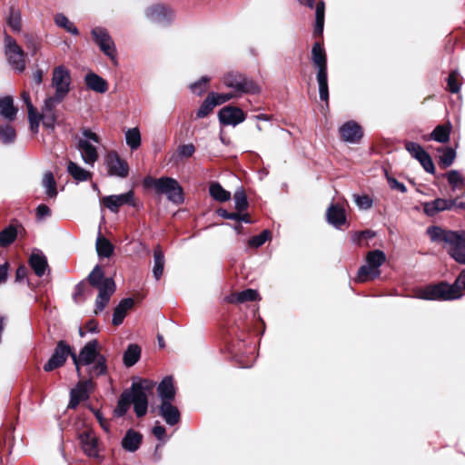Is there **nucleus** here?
<instances>
[{
    "label": "nucleus",
    "instance_id": "4d7b16f0",
    "mask_svg": "<svg viewBox=\"0 0 465 465\" xmlns=\"http://www.w3.org/2000/svg\"><path fill=\"white\" fill-rule=\"evenodd\" d=\"M447 88L452 94L459 93L460 83L459 82L458 71H452L447 78Z\"/></svg>",
    "mask_w": 465,
    "mask_h": 465
},
{
    "label": "nucleus",
    "instance_id": "c03bdc74",
    "mask_svg": "<svg viewBox=\"0 0 465 465\" xmlns=\"http://www.w3.org/2000/svg\"><path fill=\"white\" fill-rule=\"evenodd\" d=\"M439 152L440 153L439 156V164L444 169L450 167L456 158L455 150L448 147L441 148L439 150Z\"/></svg>",
    "mask_w": 465,
    "mask_h": 465
},
{
    "label": "nucleus",
    "instance_id": "8fccbe9b",
    "mask_svg": "<svg viewBox=\"0 0 465 465\" xmlns=\"http://www.w3.org/2000/svg\"><path fill=\"white\" fill-rule=\"evenodd\" d=\"M41 116L43 125L50 130H54L55 126V123L57 121L56 111H48L42 110V114H39Z\"/></svg>",
    "mask_w": 465,
    "mask_h": 465
},
{
    "label": "nucleus",
    "instance_id": "a19ab883",
    "mask_svg": "<svg viewBox=\"0 0 465 465\" xmlns=\"http://www.w3.org/2000/svg\"><path fill=\"white\" fill-rule=\"evenodd\" d=\"M114 245L104 237L96 240V252L99 257L109 258L114 253Z\"/></svg>",
    "mask_w": 465,
    "mask_h": 465
},
{
    "label": "nucleus",
    "instance_id": "a18cd8bd",
    "mask_svg": "<svg viewBox=\"0 0 465 465\" xmlns=\"http://www.w3.org/2000/svg\"><path fill=\"white\" fill-rule=\"evenodd\" d=\"M54 23L57 26L64 28L66 32L72 34L73 35H78L79 30L74 25V24L64 15L57 14L54 17Z\"/></svg>",
    "mask_w": 465,
    "mask_h": 465
},
{
    "label": "nucleus",
    "instance_id": "6e6552de",
    "mask_svg": "<svg viewBox=\"0 0 465 465\" xmlns=\"http://www.w3.org/2000/svg\"><path fill=\"white\" fill-rule=\"evenodd\" d=\"M94 143H100V137L89 128H83L81 135L76 137V149L80 152L83 162L92 167L99 158Z\"/></svg>",
    "mask_w": 465,
    "mask_h": 465
},
{
    "label": "nucleus",
    "instance_id": "f704fd0d",
    "mask_svg": "<svg viewBox=\"0 0 465 465\" xmlns=\"http://www.w3.org/2000/svg\"><path fill=\"white\" fill-rule=\"evenodd\" d=\"M90 286L91 285L86 280L77 283L74 287V292L73 293L74 301L77 303H80L85 301L88 297H90L93 293Z\"/></svg>",
    "mask_w": 465,
    "mask_h": 465
},
{
    "label": "nucleus",
    "instance_id": "13d9d810",
    "mask_svg": "<svg viewBox=\"0 0 465 465\" xmlns=\"http://www.w3.org/2000/svg\"><path fill=\"white\" fill-rule=\"evenodd\" d=\"M447 181L452 189L459 188L464 183V179L457 170H451L446 174Z\"/></svg>",
    "mask_w": 465,
    "mask_h": 465
},
{
    "label": "nucleus",
    "instance_id": "ea45409f",
    "mask_svg": "<svg viewBox=\"0 0 465 465\" xmlns=\"http://www.w3.org/2000/svg\"><path fill=\"white\" fill-rule=\"evenodd\" d=\"M17 237L16 227L13 224H9L4 230L0 232V246L7 247L12 244Z\"/></svg>",
    "mask_w": 465,
    "mask_h": 465
},
{
    "label": "nucleus",
    "instance_id": "20e7f679",
    "mask_svg": "<svg viewBox=\"0 0 465 465\" xmlns=\"http://www.w3.org/2000/svg\"><path fill=\"white\" fill-rule=\"evenodd\" d=\"M92 287L98 290L95 300L94 313L101 312L108 304L111 296L115 292V282L111 277H104V272L99 265H95L86 278Z\"/></svg>",
    "mask_w": 465,
    "mask_h": 465
},
{
    "label": "nucleus",
    "instance_id": "1a4fd4ad",
    "mask_svg": "<svg viewBox=\"0 0 465 465\" xmlns=\"http://www.w3.org/2000/svg\"><path fill=\"white\" fill-rule=\"evenodd\" d=\"M366 263L361 265L357 272L356 281L365 282L380 277V267L386 262V255L383 251L373 250L366 254Z\"/></svg>",
    "mask_w": 465,
    "mask_h": 465
},
{
    "label": "nucleus",
    "instance_id": "864d4df0",
    "mask_svg": "<svg viewBox=\"0 0 465 465\" xmlns=\"http://www.w3.org/2000/svg\"><path fill=\"white\" fill-rule=\"evenodd\" d=\"M64 98V95L54 93L53 96L45 99L42 110L55 111L56 106L62 103Z\"/></svg>",
    "mask_w": 465,
    "mask_h": 465
},
{
    "label": "nucleus",
    "instance_id": "412c9836",
    "mask_svg": "<svg viewBox=\"0 0 465 465\" xmlns=\"http://www.w3.org/2000/svg\"><path fill=\"white\" fill-rule=\"evenodd\" d=\"M80 442L84 452L93 458L99 455L98 440L94 431L86 430L80 434Z\"/></svg>",
    "mask_w": 465,
    "mask_h": 465
},
{
    "label": "nucleus",
    "instance_id": "603ef678",
    "mask_svg": "<svg viewBox=\"0 0 465 465\" xmlns=\"http://www.w3.org/2000/svg\"><path fill=\"white\" fill-rule=\"evenodd\" d=\"M271 237L269 230H263L260 234L252 236L249 239L248 244L250 247L258 248L263 245Z\"/></svg>",
    "mask_w": 465,
    "mask_h": 465
},
{
    "label": "nucleus",
    "instance_id": "393cba45",
    "mask_svg": "<svg viewBox=\"0 0 465 465\" xmlns=\"http://www.w3.org/2000/svg\"><path fill=\"white\" fill-rule=\"evenodd\" d=\"M90 385V381H84L79 383L74 389L71 390L68 408L75 409L81 401L88 398V387Z\"/></svg>",
    "mask_w": 465,
    "mask_h": 465
},
{
    "label": "nucleus",
    "instance_id": "5fc2aeb1",
    "mask_svg": "<svg viewBox=\"0 0 465 465\" xmlns=\"http://www.w3.org/2000/svg\"><path fill=\"white\" fill-rule=\"evenodd\" d=\"M8 25L14 32H20L21 30V15L18 10L15 8L10 9V15L8 16Z\"/></svg>",
    "mask_w": 465,
    "mask_h": 465
},
{
    "label": "nucleus",
    "instance_id": "9b49d317",
    "mask_svg": "<svg viewBox=\"0 0 465 465\" xmlns=\"http://www.w3.org/2000/svg\"><path fill=\"white\" fill-rule=\"evenodd\" d=\"M91 35L94 42L99 46L104 54L116 64V47L108 30L102 26H95L91 30Z\"/></svg>",
    "mask_w": 465,
    "mask_h": 465
},
{
    "label": "nucleus",
    "instance_id": "39448f33",
    "mask_svg": "<svg viewBox=\"0 0 465 465\" xmlns=\"http://www.w3.org/2000/svg\"><path fill=\"white\" fill-rule=\"evenodd\" d=\"M97 340L88 341L80 351L79 355L73 351L72 361L75 365L76 371L80 375L79 365H91L96 361V363L92 367V372L96 375H104L106 372V360L105 357L99 353Z\"/></svg>",
    "mask_w": 465,
    "mask_h": 465
},
{
    "label": "nucleus",
    "instance_id": "4468645a",
    "mask_svg": "<svg viewBox=\"0 0 465 465\" xmlns=\"http://www.w3.org/2000/svg\"><path fill=\"white\" fill-rule=\"evenodd\" d=\"M147 20L160 25H168L174 18V12L168 5L153 4L144 9Z\"/></svg>",
    "mask_w": 465,
    "mask_h": 465
},
{
    "label": "nucleus",
    "instance_id": "3c124183",
    "mask_svg": "<svg viewBox=\"0 0 465 465\" xmlns=\"http://www.w3.org/2000/svg\"><path fill=\"white\" fill-rule=\"evenodd\" d=\"M235 209L239 212L246 210L249 206L247 196L243 189L236 190L233 195Z\"/></svg>",
    "mask_w": 465,
    "mask_h": 465
},
{
    "label": "nucleus",
    "instance_id": "58836bf2",
    "mask_svg": "<svg viewBox=\"0 0 465 465\" xmlns=\"http://www.w3.org/2000/svg\"><path fill=\"white\" fill-rule=\"evenodd\" d=\"M316 79H317V83L319 85L320 99L328 104V101H329L328 71L327 72H317Z\"/></svg>",
    "mask_w": 465,
    "mask_h": 465
},
{
    "label": "nucleus",
    "instance_id": "680f3d73",
    "mask_svg": "<svg viewBox=\"0 0 465 465\" xmlns=\"http://www.w3.org/2000/svg\"><path fill=\"white\" fill-rule=\"evenodd\" d=\"M209 95H213L212 99L213 103H215V106L224 104L234 97H237L233 93L218 94L212 92L209 94Z\"/></svg>",
    "mask_w": 465,
    "mask_h": 465
},
{
    "label": "nucleus",
    "instance_id": "473e14b6",
    "mask_svg": "<svg viewBox=\"0 0 465 465\" xmlns=\"http://www.w3.org/2000/svg\"><path fill=\"white\" fill-rule=\"evenodd\" d=\"M67 173L76 182H85L92 178V173L85 170L76 163L69 161L67 163Z\"/></svg>",
    "mask_w": 465,
    "mask_h": 465
},
{
    "label": "nucleus",
    "instance_id": "6e6d98bb",
    "mask_svg": "<svg viewBox=\"0 0 465 465\" xmlns=\"http://www.w3.org/2000/svg\"><path fill=\"white\" fill-rule=\"evenodd\" d=\"M209 81L208 76H202L198 81L192 83L189 88L194 94L202 95L205 92Z\"/></svg>",
    "mask_w": 465,
    "mask_h": 465
},
{
    "label": "nucleus",
    "instance_id": "338daca9",
    "mask_svg": "<svg viewBox=\"0 0 465 465\" xmlns=\"http://www.w3.org/2000/svg\"><path fill=\"white\" fill-rule=\"evenodd\" d=\"M388 183L391 189L397 190L401 193H406L407 187L404 183L399 182L397 179L393 177H388Z\"/></svg>",
    "mask_w": 465,
    "mask_h": 465
},
{
    "label": "nucleus",
    "instance_id": "b1692460",
    "mask_svg": "<svg viewBox=\"0 0 465 465\" xmlns=\"http://www.w3.org/2000/svg\"><path fill=\"white\" fill-rule=\"evenodd\" d=\"M143 435L133 429H129L122 440V447L129 452L136 451L142 443Z\"/></svg>",
    "mask_w": 465,
    "mask_h": 465
},
{
    "label": "nucleus",
    "instance_id": "c85d7f7f",
    "mask_svg": "<svg viewBox=\"0 0 465 465\" xmlns=\"http://www.w3.org/2000/svg\"><path fill=\"white\" fill-rule=\"evenodd\" d=\"M86 86L99 94H104L108 90L107 82L94 73H89L84 77Z\"/></svg>",
    "mask_w": 465,
    "mask_h": 465
},
{
    "label": "nucleus",
    "instance_id": "de8ad7c7",
    "mask_svg": "<svg viewBox=\"0 0 465 465\" xmlns=\"http://www.w3.org/2000/svg\"><path fill=\"white\" fill-rule=\"evenodd\" d=\"M404 148L411 154V156L417 161L426 152L425 149L420 143L411 141H406L404 143Z\"/></svg>",
    "mask_w": 465,
    "mask_h": 465
},
{
    "label": "nucleus",
    "instance_id": "f3484780",
    "mask_svg": "<svg viewBox=\"0 0 465 465\" xmlns=\"http://www.w3.org/2000/svg\"><path fill=\"white\" fill-rule=\"evenodd\" d=\"M218 118L223 125L236 126L245 120L246 115L241 108L228 105L219 111Z\"/></svg>",
    "mask_w": 465,
    "mask_h": 465
},
{
    "label": "nucleus",
    "instance_id": "6ab92c4d",
    "mask_svg": "<svg viewBox=\"0 0 465 465\" xmlns=\"http://www.w3.org/2000/svg\"><path fill=\"white\" fill-rule=\"evenodd\" d=\"M456 205V200L437 198L423 203V212L427 216L433 217L440 212L450 210Z\"/></svg>",
    "mask_w": 465,
    "mask_h": 465
},
{
    "label": "nucleus",
    "instance_id": "7c9ffc66",
    "mask_svg": "<svg viewBox=\"0 0 465 465\" xmlns=\"http://www.w3.org/2000/svg\"><path fill=\"white\" fill-rule=\"evenodd\" d=\"M259 297V293L256 290L246 289L240 292L232 293L226 297L228 302L231 303H243L246 302L256 301Z\"/></svg>",
    "mask_w": 465,
    "mask_h": 465
},
{
    "label": "nucleus",
    "instance_id": "bb28decb",
    "mask_svg": "<svg viewBox=\"0 0 465 465\" xmlns=\"http://www.w3.org/2000/svg\"><path fill=\"white\" fill-rule=\"evenodd\" d=\"M134 304V301L132 298H124L121 300L114 310L112 323L115 326L122 324L128 310H130Z\"/></svg>",
    "mask_w": 465,
    "mask_h": 465
},
{
    "label": "nucleus",
    "instance_id": "aec40b11",
    "mask_svg": "<svg viewBox=\"0 0 465 465\" xmlns=\"http://www.w3.org/2000/svg\"><path fill=\"white\" fill-rule=\"evenodd\" d=\"M172 402L173 401L161 402L158 406L159 415L169 426L176 425L181 420L180 411Z\"/></svg>",
    "mask_w": 465,
    "mask_h": 465
},
{
    "label": "nucleus",
    "instance_id": "ddd939ff",
    "mask_svg": "<svg viewBox=\"0 0 465 465\" xmlns=\"http://www.w3.org/2000/svg\"><path fill=\"white\" fill-rule=\"evenodd\" d=\"M73 348L67 343V341L61 340L56 343V346L49 360L44 365L43 369L46 372H50L55 369L62 367L67 358L70 356L72 358Z\"/></svg>",
    "mask_w": 465,
    "mask_h": 465
},
{
    "label": "nucleus",
    "instance_id": "cd10ccee",
    "mask_svg": "<svg viewBox=\"0 0 465 465\" xmlns=\"http://www.w3.org/2000/svg\"><path fill=\"white\" fill-rule=\"evenodd\" d=\"M312 61L317 68V72H327L326 54L323 47L317 42L312 48Z\"/></svg>",
    "mask_w": 465,
    "mask_h": 465
},
{
    "label": "nucleus",
    "instance_id": "dca6fc26",
    "mask_svg": "<svg viewBox=\"0 0 465 465\" xmlns=\"http://www.w3.org/2000/svg\"><path fill=\"white\" fill-rule=\"evenodd\" d=\"M71 75L70 72L64 65H59L54 69L52 77V85L55 93L66 96L70 91Z\"/></svg>",
    "mask_w": 465,
    "mask_h": 465
},
{
    "label": "nucleus",
    "instance_id": "37998d69",
    "mask_svg": "<svg viewBox=\"0 0 465 465\" xmlns=\"http://www.w3.org/2000/svg\"><path fill=\"white\" fill-rule=\"evenodd\" d=\"M126 144L132 151L138 149L141 145V134L137 127L128 129L125 134Z\"/></svg>",
    "mask_w": 465,
    "mask_h": 465
},
{
    "label": "nucleus",
    "instance_id": "69168bd1",
    "mask_svg": "<svg viewBox=\"0 0 465 465\" xmlns=\"http://www.w3.org/2000/svg\"><path fill=\"white\" fill-rule=\"evenodd\" d=\"M35 213H36V218L38 220H43L48 216H50L51 214V210L50 208L45 205V204H39L37 207H36V210H35Z\"/></svg>",
    "mask_w": 465,
    "mask_h": 465
},
{
    "label": "nucleus",
    "instance_id": "f8f14e48",
    "mask_svg": "<svg viewBox=\"0 0 465 465\" xmlns=\"http://www.w3.org/2000/svg\"><path fill=\"white\" fill-rule=\"evenodd\" d=\"M104 165L109 176L124 179L129 174V165L116 151H109L104 155Z\"/></svg>",
    "mask_w": 465,
    "mask_h": 465
},
{
    "label": "nucleus",
    "instance_id": "2f4dec72",
    "mask_svg": "<svg viewBox=\"0 0 465 465\" xmlns=\"http://www.w3.org/2000/svg\"><path fill=\"white\" fill-rule=\"evenodd\" d=\"M17 109L14 105V100L6 95L0 98V115L8 121H14L16 117Z\"/></svg>",
    "mask_w": 465,
    "mask_h": 465
},
{
    "label": "nucleus",
    "instance_id": "4c0bfd02",
    "mask_svg": "<svg viewBox=\"0 0 465 465\" xmlns=\"http://www.w3.org/2000/svg\"><path fill=\"white\" fill-rule=\"evenodd\" d=\"M42 185L45 188V194L49 198H55L57 195L56 182L52 172L45 173L42 179Z\"/></svg>",
    "mask_w": 465,
    "mask_h": 465
},
{
    "label": "nucleus",
    "instance_id": "e2e57ef3",
    "mask_svg": "<svg viewBox=\"0 0 465 465\" xmlns=\"http://www.w3.org/2000/svg\"><path fill=\"white\" fill-rule=\"evenodd\" d=\"M176 153L181 158L191 157L195 153V146L193 143L179 145Z\"/></svg>",
    "mask_w": 465,
    "mask_h": 465
},
{
    "label": "nucleus",
    "instance_id": "49530a36",
    "mask_svg": "<svg viewBox=\"0 0 465 465\" xmlns=\"http://www.w3.org/2000/svg\"><path fill=\"white\" fill-rule=\"evenodd\" d=\"M16 133L10 124L0 125V141L4 144L13 143L15 140Z\"/></svg>",
    "mask_w": 465,
    "mask_h": 465
},
{
    "label": "nucleus",
    "instance_id": "9d476101",
    "mask_svg": "<svg viewBox=\"0 0 465 465\" xmlns=\"http://www.w3.org/2000/svg\"><path fill=\"white\" fill-rule=\"evenodd\" d=\"M5 54L8 64L14 70L22 73L25 69V54L17 45L15 40L7 34H5Z\"/></svg>",
    "mask_w": 465,
    "mask_h": 465
},
{
    "label": "nucleus",
    "instance_id": "c9c22d12",
    "mask_svg": "<svg viewBox=\"0 0 465 465\" xmlns=\"http://www.w3.org/2000/svg\"><path fill=\"white\" fill-rule=\"evenodd\" d=\"M209 193L217 202L224 203L230 200L231 193L223 188L218 182H213L209 186Z\"/></svg>",
    "mask_w": 465,
    "mask_h": 465
},
{
    "label": "nucleus",
    "instance_id": "c756f323",
    "mask_svg": "<svg viewBox=\"0 0 465 465\" xmlns=\"http://www.w3.org/2000/svg\"><path fill=\"white\" fill-rule=\"evenodd\" d=\"M451 124H439L430 133L429 136H424V140H432L438 143H446L450 141Z\"/></svg>",
    "mask_w": 465,
    "mask_h": 465
},
{
    "label": "nucleus",
    "instance_id": "0eeeda50",
    "mask_svg": "<svg viewBox=\"0 0 465 465\" xmlns=\"http://www.w3.org/2000/svg\"><path fill=\"white\" fill-rule=\"evenodd\" d=\"M143 184L145 187H153L156 193L166 195L167 199L175 204L183 202V188L173 178L161 177L154 179L146 177L143 180Z\"/></svg>",
    "mask_w": 465,
    "mask_h": 465
},
{
    "label": "nucleus",
    "instance_id": "7ed1b4c3",
    "mask_svg": "<svg viewBox=\"0 0 465 465\" xmlns=\"http://www.w3.org/2000/svg\"><path fill=\"white\" fill-rule=\"evenodd\" d=\"M462 290H465V269L461 271L453 284L442 282L435 285H428L420 289L417 295L422 300L450 301L461 297Z\"/></svg>",
    "mask_w": 465,
    "mask_h": 465
},
{
    "label": "nucleus",
    "instance_id": "09e8293b",
    "mask_svg": "<svg viewBox=\"0 0 465 465\" xmlns=\"http://www.w3.org/2000/svg\"><path fill=\"white\" fill-rule=\"evenodd\" d=\"M213 95H207L204 101L196 111V118L201 119L207 116L215 107V103L212 99Z\"/></svg>",
    "mask_w": 465,
    "mask_h": 465
},
{
    "label": "nucleus",
    "instance_id": "79ce46f5",
    "mask_svg": "<svg viewBox=\"0 0 465 465\" xmlns=\"http://www.w3.org/2000/svg\"><path fill=\"white\" fill-rule=\"evenodd\" d=\"M153 274L155 280L158 281L163 275L164 267V256L159 247L153 252Z\"/></svg>",
    "mask_w": 465,
    "mask_h": 465
},
{
    "label": "nucleus",
    "instance_id": "a878e982",
    "mask_svg": "<svg viewBox=\"0 0 465 465\" xmlns=\"http://www.w3.org/2000/svg\"><path fill=\"white\" fill-rule=\"evenodd\" d=\"M29 264L38 277L45 275L48 270L47 259L40 251L32 252L29 258Z\"/></svg>",
    "mask_w": 465,
    "mask_h": 465
},
{
    "label": "nucleus",
    "instance_id": "72a5a7b5",
    "mask_svg": "<svg viewBox=\"0 0 465 465\" xmlns=\"http://www.w3.org/2000/svg\"><path fill=\"white\" fill-rule=\"evenodd\" d=\"M141 358V348L135 343H131L127 346L124 352L123 361L125 367L130 368L134 366Z\"/></svg>",
    "mask_w": 465,
    "mask_h": 465
},
{
    "label": "nucleus",
    "instance_id": "423d86ee",
    "mask_svg": "<svg viewBox=\"0 0 465 465\" xmlns=\"http://www.w3.org/2000/svg\"><path fill=\"white\" fill-rule=\"evenodd\" d=\"M222 82L227 88L232 89L237 97L243 94H256L261 92L260 85L252 78L236 71L225 74Z\"/></svg>",
    "mask_w": 465,
    "mask_h": 465
},
{
    "label": "nucleus",
    "instance_id": "e433bc0d",
    "mask_svg": "<svg viewBox=\"0 0 465 465\" xmlns=\"http://www.w3.org/2000/svg\"><path fill=\"white\" fill-rule=\"evenodd\" d=\"M325 5L323 1H320L315 5V25L314 35H322L324 27Z\"/></svg>",
    "mask_w": 465,
    "mask_h": 465
},
{
    "label": "nucleus",
    "instance_id": "a211bd4d",
    "mask_svg": "<svg viewBox=\"0 0 465 465\" xmlns=\"http://www.w3.org/2000/svg\"><path fill=\"white\" fill-rule=\"evenodd\" d=\"M339 133L342 140L349 143H358L363 136L362 128L355 121H348L340 128Z\"/></svg>",
    "mask_w": 465,
    "mask_h": 465
},
{
    "label": "nucleus",
    "instance_id": "f03ea898",
    "mask_svg": "<svg viewBox=\"0 0 465 465\" xmlns=\"http://www.w3.org/2000/svg\"><path fill=\"white\" fill-rule=\"evenodd\" d=\"M427 234L433 242H444L448 254L458 263L465 264V231H451L432 225Z\"/></svg>",
    "mask_w": 465,
    "mask_h": 465
},
{
    "label": "nucleus",
    "instance_id": "0e129e2a",
    "mask_svg": "<svg viewBox=\"0 0 465 465\" xmlns=\"http://www.w3.org/2000/svg\"><path fill=\"white\" fill-rule=\"evenodd\" d=\"M28 121L30 124L31 131L35 134H37L39 130V124L42 119L39 114L36 113V110L28 112Z\"/></svg>",
    "mask_w": 465,
    "mask_h": 465
},
{
    "label": "nucleus",
    "instance_id": "4be33fe9",
    "mask_svg": "<svg viewBox=\"0 0 465 465\" xmlns=\"http://www.w3.org/2000/svg\"><path fill=\"white\" fill-rule=\"evenodd\" d=\"M157 393L161 402L173 401L174 400L176 391L172 376H166L163 379L157 387Z\"/></svg>",
    "mask_w": 465,
    "mask_h": 465
},
{
    "label": "nucleus",
    "instance_id": "5701e85b",
    "mask_svg": "<svg viewBox=\"0 0 465 465\" xmlns=\"http://www.w3.org/2000/svg\"><path fill=\"white\" fill-rule=\"evenodd\" d=\"M327 221L336 229H340L346 223L344 209L338 204H331L326 212Z\"/></svg>",
    "mask_w": 465,
    "mask_h": 465
},
{
    "label": "nucleus",
    "instance_id": "052dcab7",
    "mask_svg": "<svg viewBox=\"0 0 465 465\" xmlns=\"http://www.w3.org/2000/svg\"><path fill=\"white\" fill-rule=\"evenodd\" d=\"M356 205L361 210H368L373 204L372 199L368 195H354Z\"/></svg>",
    "mask_w": 465,
    "mask_h": 465
},
{
    "label": "nucleus",
    "instance_id": "f257e3e1",
    "mask_svg": "<svg viewBox=\"0 0 465 465\" xmlns=\"http://www.w3.org/2000/svg\"><path fill=\"white\" fill-rule=\"evenodd\" d=\"M155 383L148 379L134 378L129 389H125L120 395L114 415L122 417L126 414L131 404L138 418L143 417L148 409V394L152 392Z\"/></svg>",
    "mask_w": 465,
    "mask_h": 465
},
{
    "label": "nucleus",
    "instance_id": "2eb2a0df",
    "mask_svg": "<svg viewBox=\"0 0 465 465\" xmlns=\"http://www.w3.org/2000/svg\"><path fill=\"white\" fill-rule=\"evenodd\" d=\"M103 204L112 213H117L119 208L124 204L135 207L134 193L132 190L122 194H113L104 196L102 200Z\"/></svg>",
    "mask_w": 465,
    "mask_h": 465
},
{
    "label": "nucleus",
    "instance_id": "774afa93",
    "mask_svg": "<svg viewBox=\"0 0 465 465\" xmlns=\"http://www.w3.org/2000/svg\"><path fill=\"white\" fill-rule=\"evenodd\" d=\"M153 433L159 440H163L165 438L166 430L162 425H155L153 429Z\"/></svg>",
    "mask_w": 465,
    "mask_h": 465
},
{
    "label": "nucleus",
    "instance_id": "bf43d9fd",
    "mask_svg": "<svg viewBox=\"0 0 465 465\" xmlns=\"http://www.w3.org/2000/svg\"><path fill=\"white\" fill-rule=\"evenodd\" d=\"M418 162L422 166L425 172L430 174L435 173V165L430 155L425 152V153L418 159Z\"/></svg>",
    "mask_w": 465,
    "mask_h": 465
}]
</instances>
